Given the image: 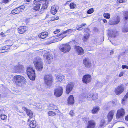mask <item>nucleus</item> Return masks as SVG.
<instances>
[{"label": "nucleus", "instance_id": "obj_15", "mask_svg": "<svg viewBox=\"0 0 128 128\" xmlns=\"http://www.w3.org/2000/svg\"><path fill=\"white\" fill-rule=\"evenodd\" d=\"M58 9L59 7L56 5L52 6L50 10V12L51 14H55L57 12Z\"/></svg>", "mask_w": 128, "mask_h": 128}, {"label": "nucleus", "instance_id": "obj_14", "mask_svg": "<svg viewBox=\"0 0 128 128\" xmlns=\"http://www.w3.org/2000/svg\"><path fill=\"white\" fill-rule=\"evenodd\" d=\"M75 48L76 50L77 53L78 55H82L84 54V51L82 47L78 46H75Z\"/></svg>", "mask_w": 128, "mask_h": 128}, {"label": "nucleus", "instance_id": "obj_38", "mask_svg": "<svg viewBox=\"0 0 128 128\" xmlns=\"http://www.w3.org/2000/svg\"><path fill=\"white\" fill-rule=\"evenodd\" d=\"M120 21V18L119 16H117L116 18V19L115 21V22L116 23V24H118Z\"/></svg>", "mask_w": 128, "mask_h": 128}, {"label": "nucleus", "instance_id": "obj_6", "mask_svg": "<svg viewBox=\"0 0 128 128\" xmlns=\"http://www.w3.org/2000/svg\"><path fill=\"white\" fill-rule=\"evenodd\" d=\"M70 49V46L68 44H62L60 47V50L63 52H68Z\"/></svg>", "mask_w": 128, "mask_h": 128}, {"label": "nucleus", "instance_id": "obj_4", "mask_svg": "<svg viewBox=\"0 0 128 128\" xmlns=\"http://www.w3.org/2000/svg\"><path fill=\"white\" fill-rule=\"evenodd\" d=\"M44 80L45 84L48 86H50L53 80L52 76L50 74L45 75Z\"/></svg>", "mask_w": 128, "mask_h": 128}, {"label": "nucleus", "instance_id": "obj_2", "mask_svg": "<svg viewBox=\"0 0 128 128\" xmlns=\"http://www.w3.org/2000/svg\"><path fill=\"white\" fill-rule=\"evenodd\" d=\"M34 63L37 70L40 71L42 70L43 68L42 62L40 57L35 58L34 60Z\"/></svg>", "mask_w": 128, "mask_h": 128}, {"label": "nucleus", "instance_id": "obj_33", "mask_svg": "<svg viewBox=\"0 0 128 128\" xmlns=\"http://www.w3.org/2000/svg\"><path fill=\"white\" fill-rule=\"evenodd\" d=\"M128 98V92L122 100V103L123 104L125 103L126 99Z\"/></svg>", "mask_w": 128, "mask_h": 128}, {"label": "nucleus", "instance_id": "obj_12", "mask_svg": "<svg viewBox=\"0 0 128 128\" xmlns=\"http://www.w3.org/2000/svg\"><path fill=\"white\" fill-rule=\"evenodd\" d=\"M74 84L73 82H71L68 84L66 86V91L67 93L69 94L72 90Z\"/></svg>", "mask_w": 128, "mask_h": 128}, {"label": "nucleus", "instance_id": "obj_48", "mask_svg": "<svg viewBox=\"0 0 128 128\" xmlns=\"http://www.w3.org/2000/svg\"><path fill=\"white\" fill-rule=\"evenodd\" d=\"M122 68L123 69L126 68L127 69H128V66H126V65H122Z\"/></svg>", "mask_w": 128, "mask_h": 128}, {"label": "nucleus", "instance_id": "obj_47", "mask_svg": "<svg viewBox=\"0 0 128 128\" xmlns=\"http://www.w3.org/2000/svg\"><path fill=\"white\" fill-rule=\"evenodd\" d=\"M94 12V10L93 8H90L88 9V14H91Z\"/></svg>", "mask_w": 128, "mask_h": 128}, {"label": "nucleus", "instance_id": "obj_27", "mask_svg": "<svg viewBox=\"0 0 128 128\" xmlns=\"http://www.w3.org/2000/svg\"><path fill=\"white\" fill-rule=\"evenodd\" d=\"M48 108L49 110H56L57 109V106L55 105L52 104H51L48 106Z\"/></svg>", "mask_w": 128, "mask_h": 128}, {"label": "nucleus", "instance_id": "obj_9", "mask_svg": "<svg viewBox=\"0 0 128 128\" xmlns=\"http://www.w3.org/2000/svg\"><path fill=\"white\" fill-rule=\"evenodd\" d=\"M24 5H22L17 8L13 10L11 12V14H15L21 12L24 9Z\"/></svg>", "mask_w": 128, "mask_h": 128}, {"label": "nucleus", "instance_id": "obj_17", "mask_svg": "<svg viewBox=\"0 0 128 128\" xmlns=\"http://www.w3.org/2000/svg\"><path fill=\"white\" fill-rule=\"evenodd\" d=\"M48 0H40L39 2H40V4L42 5V8L44 10L46 8L48 7Z\"/></svg>", "mask_w": 128, "mask_h": 128}, {"label": "nucleus", "instance_id": "obj_19", "mask_svg": "<svg viewBox=\"0 0 128 128\" xmlns=\"http://www.w3.org/2000/svg\"><path fill=\"white\" fill-rule=\"evenodd\" d=\"M28 122H30L29 125L31 128H35L36 126V122L34 120H31L30 119H28Z\"/></svg>", "mask_w": 128, "mask_h": 128}, {"label": "nucleus", "instance_id": "obj_46", "mask_svg": "<svg viewBox=\"0 0 128 128\" xmlns=\"http://www.w3.org/2000/svg\"><path fill=\"white\" fill-rule=\"evenodd\" d=\"M122 31L124 32H128V28H124L122 29Z\"/></svg>", "mask_w": 128, "mask_h": 128}, {"label": "nucleus", "instance_id": "obj_13", "mask_svg": "<svg viewBox=\"0 0 128 128\" xmlns=\"http://www.w3.org/2000/svg\"><path fill=\"white\" fill-rule=\"evenodd\" d=\"M115 111L114 110H112L110 111L108 114L107 115L108 120V122L111 121L113 118L114 115Z\"/></svg>", "mask_w": 128, "mask_h": 128}, {"label": "nucleus", "instance_id": "obj_37", "mask_svg": "<svg viewBox=\"0 0 128 128\" xmlns=\"http://www.w3.org/2000/svg\"><path fill=\"white\" fill-rule=\"evenodd\" d=\"M48 115L50 116H55L56 113L52 111H50L48 113Z\"/></svg>", "mask_w": 128, "mask_h": 128}, {"label": "nucleus", "instance_id": "obj_35", "mask_svg": "<svg viewBox=\"0 0 128 128\" xmlns=\"http://www.w3.org/2000/svg\"><path fill=\"white\" fill-rule=\"evenodd\" d=\"M88 39V35L87 34L84 36L82 38L84 42L86 43L87 42Z\"/></svg>", "mask_w": 128, "mask_h": 128}, {"label": "nucleus", "instance_id": "obj_30", "mask_svg": "<svg viewBox=\"0 0 128 128\" xmlns=\"http://www.w3.org/2000/svg\"><path fill=\"white\" fill-rule=\"evenodd\" d=\"M88 75H86L84 76L82 80L86 84H87L88 83Z\"/></svg>", "mask_w": 128, "mask_h": 128}, {"label": "nucleus", "instance_id": "obj_53", "mask_svg": "<svg viewBox=\"0 0 128 128\" xmlns=\"http://www.w3.org/2000/svg\"><path fill=\"white\" fill-rule=\"evenodd\" d=\"M68 32V30H67L65 31H64V32H62L61 34L60 35H62V34H66V33H67Z\"/></svg>", "mask_w": 128, "mask_h": 128}, {"label": "nucleus", "instance_id": "obj_20", "mask_svg": "<svg viewBox=\"0 0 128 128\" xmlns=\"http://www.w3.org/2000/svg\"><path fill=\"white\" fill-rule=\"evenodd\" d=\"M10 45H7L3 47L2 48H0V53H2L7 52L8 50L10 49Z\"/></svg>", "mask_w": 128, "mask_h": 128}, {"label": "nucleus", "instance_id": "obj_11", "mask_svg": "<svg viewBox=\"0 0 128 128\" xmlns=\"http://www.w3.org/2000/svg\"><path fill=\"white\" fill-rule=\"evenodd\" d=\"M62 88L61 87H59L54 90V94L57 97H59L62 94Z\"/></svg>", "mask_w": 128, "mask_h": 128}, {"label": "nucleus", "instance_id": "obj_63", "mask_svg": "<svg viewBox=\"0 0 128 128\" xmlns=\"http://www.w3.org/2000/svg\"><path fill=\"white\" fill-rule=\"evenodd\" d=\"M26 1L28 2H30L31 0H26Z\"/></svg>", "mask_w": 128, "mask_h": 128}, {"label": "nucleus", "instance_id": "obj_52", "mask_svg": "<svg viewBox=\"0 0 128 128\" xmlns=\"http://www.w3.org/2000/svg\"><path fill=\"white\" fill-rule=\"evenodd\" d=\"M9 0H2V2L5 3H6L9 2Z\"/></svg>", "mask_w": 128, "mask_h": 128}, {"label": "nucleus", "instance_id": "obj_24", "mask_svg": "<svg viewBox=\"0 0 128 128\" xmlns=\"http://www.w3.org/2000/svg\"><path fill=\"white\" fill-rule=\"evenodd\" d=\"M48 33L46 32H44L41 33L38 35V36L39 38H46L48 35Z\"/></svg>", "mask_w": 128, "mask_h": 128}, {"label": "nucleus", "instance_id": "obj_25", "mask_svg": "<svg viewBox=\"0 0 128 128\" xmlns=\"http://www.w3.org/2000/svg\"><path fill=\"white\" fill-rule=\"evenodd\" d=\"M118 35V31L117 30L112 31V32L110 33V36L112 38L116 37Z\"/></svg>", "mask_w": 128, "mask_h": 128}, {"label": "nucleus", "instance_id": "obj_29", "mask_svg": "<svg viewBox=\"0 0 128 128\" xmlns=\"http://www.w3.org/2000/svg\"><path fill=\"white\" fill-rule=\"evenodd\" d=\"M64 78V76H58L56 77L57 80L58 81L60 82L63 81Z\"/></svg>", "mask_w": 128, "mask_h": 128}, {"label": "nucleus", "instance_id": "obj_18", "mask_svg": "<svg viewBox=\"0 0 128 128\" xmlns=\"http://www.w3.org/2000/svg\"><path fill=\"white\" fill-rule=\"evenodd\" d=\"M27 28L26 26H21L18 29V32L20 34H23L26 31Z\"/></svg>", "mask_w": 128, "mask_h": 128}, {"label": "nucleus", "instance_id": "obj_55", "mask_svg": "<svg viewBox=\"0 0 128 128\" xmlns=\"http://www.w3.org/2000/svg\"><path fill=\"white\" fill-rule=\"evenodd\" d=\"M22 110H24V111H25L26 112V110H28V109H27V108L25 107H22Z\"/></svg>", "mask_w": 128, "mask_h": 128}, {"label": "nucleus", "instance_id": "obj_16", "mask_svg": "<svg viewBox=\"0 0 128 128\" xmlns=\"http://www.w3.org/2000/svg\"><path fill=\"white\" fill-rule=\"evenodd\" d=\"M24 66L22 65H20L15 67L14 68V71L16 73H20L23 70Z\"/></svg>", "mask_w": 128, "mask_h": 128}, {"label": "nucleus", "instance_id": "obj_3", "mask_svg": "<svg viewBox=\"0 0 128 128\" xmlns=\"http://www.w3.org/2000/svg\"><path fill=\"white\" fill-rule=\"evenodd\" d=\"M27 74L31 80H34L35 78V75L34 70L32 67H28L26 70Z\"/></svg>", "mask_w": 128, "mask_h": 128}, {"label": "nucleus", "instance_id": "obj_34", "mask_svg": "<svg viewBox=\"0 0 128 128\" xmlns=\"http://www.w3.org/2000/svg\"><path fill=\"white\" fill-rule=\"evenodd\" d=\"M103 16L105 18L107 19H109L110 17V14L107 12L104 13L103 14Z\"/></svg>", "mask_w": 128, "mask_h": 128}, {"label": "nucleus", "instance_id": "obj_28", "mask_svg": "<svg viewBox=\"0 0 128 128\" xmlns=\"http://www.w3.org/2000/svg\"><path fill=\"white\" fill-rule=\"evenodd\" d=\"M66 71L68 74L67 76L70 78L72 77L73 75V71L71 70H68Z\"/></svg>", "mask_w": 128, "mask_h": 128}, {"label": "nucleus", "instance_id": "obj_64", "mask_svg": "<svg viewBox=\"0 0 128 128\" xmlns=\"http://www.w3.org/2000/svg\"><path fill=\"white\" fill-rule=\"evenodd\" d=\"M14 46H15V47L14 48H15V49L16 48H17V46H16V45H15Z\"/></svg>", "mask_w": 128, "mask_h": 128}, {"label": "nucleus", "instance_id": "obj_39", "mask_svg": "<svg viewBox=\"0 0 128 128\" xmlns=\"http://www.w3.org/2000/svg\"><path fill=\"white\" fill-rule=\"evenodd\" d=\"M106 123L105 120H101L100 124V126L102 127L104 126L105 124Z\"/></svg>", "mask_w": 128, "mask_h": 128}, {"label": "nucleus", "instance_id": "obj_31", "mask_svg": "<svg viewBox=\"0 0 128 128\" xmlns=\"http://www.w3.org/2000/svg\"><path fill=\"white\" fill-rule=\"evenodd\" d=\"M98 94L96 93H94L92 95V98L94 100H95L97 99L98 98Z\"/></svg>", "mask_w": 128, "mask_h": 128}, {"label": "nucleus", "instance_id": "obj_42", "mask_svg": "<svg viewBox=\"0 0 128 128\" xmlns=\"http://www.w3.org/2000/svg\"><path fill=\"white\" fill-rule=\"evenodd\" d=\"M59 18V17L57 16H52L51 18V20L53 21L55 20H58Z\"/></svg>", "mask_w": 128, "mask_h": 128}, {"label": "nucleus", "instance_id": "obj_43", "mask_svg": "<svg viewBox=\"0 0 128 128\" xmlns=\"http://www.w3.org/2000/svg\"><path fill=\"white\" fill-rule=\"evenodd\" d=\"M109 24L111 25H116V23H115L114 21L111 20H109Z\"/></svg>", "mask_w": 128, "mask_h": 128}, {"label": "nucleus", "instance_id": "obj_5", "mask_svg": "<svg viewBox=\"0 0 128 128\" xmlns=\"http://www.w3.org/2000/svg\"><path fill=\"white\" fill-rule=\"evenodd\" d=\"M125 114V110L122 108L118 109L117 111L116 115V119H118L123 118Z\"/></svg>", "mask_w": 128, "mask_h": 128}, {"label": "nucleus", "instance_id": "obj_22", "mask_svg": "<svg viewBox=\"0 0 128 128\" xmlns=\"http://www.w3.org/2000/svg\"><path fill=\"white\" fill-rule=\"evenodd\" d=\"M68 101L69 104H73L74 103V98L72 95L70 96L68 98Z\"/></svg>", "mask_w": 128, "mask_h": 128}, {"label": "nucleus", "instance_id": "obj_59", "mask_svg": "<svg viewBox=\"0 0 128 128\" xmlns=\"http://www.w3.org/2000/svg\"><path fill=\"white\" fill-rule=\"evenodd\" d=\"M91 76L90 75L88 74V82H90L91 80Z\"/></svg>", "mask_w": 128, "mask_h": 128}, {"label": "nucleus", "instance_id": "obj_45", "mask_svg": "<svg viewBox=\"0 0 128 128\" xmlns=\"http://www.w3.org/2000/svg\"><path fill=\"white\" fill-rule=\"evenodd\" d=\"M76 30V29H75L74 30H72L71 29H70L67 30L68 32V33H72V32L75 31Z\"/></svg>", "mask_w": 128, "mask_h": 128}, {"label": "nucleus", "instance_id": "obj_54", "mask_svg": "<svg viewBox=\"0 0 128 128\" xmlns=\"http://www.w3.org/2000/svg\"><path fill=\"white\" fill-rule=\"evenodd\" d=\"M60 32V30L58 29L56 30V31H54V34H56L57 33V32Z\"/></svg>", "mask_w": 128, "mask_h": 128}, {"label": "nucleus", "instance_id": "obj_58", "mask_svg": "<svg viewBox=\"0 0 128 128\" xmlns=\"http://www.w3.org/2000/svg\"><path fill=\"white\" fill-rule=\"evenodd\" d=\"M102 20H103V22L104 23H106L107 22V20L105 19H103Z\"/></svg>", "mask_w": 128, "mask_h": 128}, {"label": "nucleus", "instance_id": "obj_1", "mask_svg": "<svg viewBox=\"0 0 128 128\" xmlns=\"http://www.w3.org/2000/svg\"><path fill=\"white\" fill-rule=\"evenodd\" d=\"M14 78L15 80V84L18 87L23 86L26 82V79L22 76L16 75L14 76Z\"/></svg>", "mask_w": 128, "mask_h": 128}, {"label": "nucleus", "instance_id": "obj_23", "mask_svg": "<svg viewBox=\"0 0 128 128\" xmlns=\"http://www.w3.org/2000/svg\"><path fill=\"white\" fill-rule=\"evenodd\" d=\"M100 110V108L98 106H95L93 107L91 110L92 113L93 114L97 113Z\"/></svg>", "mask_w": 128, "mask_h": 128}, {"label": "nucleus", "instance_id": "obj_41", "mask_svg": "<svg viewBox=\"0 0 128 128\" xmlns=\"http://www.w3.org/2000/svg\"><path fill=\"white\" fill-rule=\"evenodd\" d=\"M70 8H74L76 7V6L74 3L72 2L70 4Z\"/></svg>", "mask_w": 128, "mask_h": 128}, {"label": "nucleus", "instance_id": "obj_60", "mask_svg": "<svg viewBox=\"0 0 128 128\" xmlns=\"http://www.w3.org/2000/svg\"><path fill=\"white\" fill-rule=\"evenodd\" d=\"M88 29L87 28L84 29V32H86V33H87L88 32Z\"/></svg>", "mask_w": 128, "mask_h": 128}, {"label": "nucleus", "instance_id": "obj_26", "mask_svg": "<svg viewBox=\"0 0 128 128\" xmlns=\"http://www.w3.org/2000/svg\"><path fill=\"white\" fill-rule=\"evenodd\" d=\"M26 112L27 116H28L30 118L29 119H31L34 116L33 113L32 111L30 110H27L26 111Z\"/></svg>", "mask_w": 128, "mask_h": 128}, {"label": "nucleus", "instance_id": "obj_51", "mask_svg": "<svg viewBox=\"0 0 128 128\" xmlns=\"http://www.w3.org/2000/svg\"><path fill=\"white\" fill-rule=\"evenodd\" d=\"M124 74V72H120L119 74V76L121 77L123 76Z\"/></svg>", "mask_w": 128, "mask_h": 128}, {"label": "nucleus", "instance_id": "obj_50", "mask_svg": "<svg viewBox=\"0 0 128 128\" xmlns=\"http://www.w3.org/2000/svg\"><path fill=\"white\" fill-rule=\"evenodd\" d=\"M74 113L72 110H71L70 111V114L72 116H73L74 115Z\"/></svg>", "mask_w": 128, "mask_h": 128}, {"label": "nucleus", "instance_id": "obj_49", "mask_svg": "<svg viewBox=\"0 0 128 128\" xmlns=\"http://www.w3.org/2000/svg\"><path fill=\"white\" fill-rule=\"evenodd\" d=\"M86 24H82L80 26H77L76 28H77L78 27H79L80 28L82 27H83V26H84Z\"/></svg>", "mask_w": 128, "mask_h": 128}, {"label": "nucleus", "instance_id": "obj_36", "mask_svg": "<svg viewBox=\"0 0 128 128\" xmlns=\"http://www.w3.org/2000/svg\"><path fill=\"white\" fill-rule=\"evenodd\" d=\"M83 63L86 67H88V60L87 58H85L83 60Z\"/></svg>", "mask_w": 128, "mask_h": 128}, {"label": "nucleus", "instance_id": "obj_57", "mask_svg": "<svg viewBox=\"0 0 128 128\" xmlns=\"http://www.w3.org/2000/svg\"><path fill=\"white\" fill-rule=\"evenodd\" d=\"M1 36H2V37H4V36H5V35L4 34V33L3 32H1V33H0V34Z\"/></svg>", "mask_w": 128, "mask_h": 128}, {"label": "nucleus", "instance_id": "obj_44", "mask_svg": "<svg viewBox=\"0 0 128 128\" xmlns=\"http://www.w3.org/2000/svg\"><path fill=\"white\" fill-rule=\"evenodd\" d=\"M126 0H117V2L118 3L120 4L124 2Z\"/></svg>", "mask_w": 128, "mask_h": 128}, {"label": "nucleus", "instance_id": "obj_56", "mask_svg": "<svg viewBox=\"0 0 128 128\" xmlns=\"http://www.w3.org/2000/svg\"><path fill=\"white\" fill-rule=\"evenodd\" d=\"M125 119L126 121H128V115L125 116Z\"/></svg>", "mask_w": 128, "mask_h": 128}, {"label": "nucleus", "instance_id": "obj_8", "mask_svg": "<svg viewBox=\"0 0 128 128\" xmlns=\"http://www.w3.org/2000/svg\"><path fill=\"white\" fill-rule=\"evenodd\" d=\"M40 0H35L33 2V9L36 11H38L39 10L41 4L40 2L39 1Z\"/></svg>", "mask_w": 128, "mask_h": 128}, {"label": "nucleus", "instance_id": "obj_32", "mask_svg": "<svg viewBox=\"0 0 128 128\" xmlns=\"http://www.w3.org/2000/svg\"><path fill=\"white\" fill-rule=\"evenodd\" d=\"M124 20H128V11H125L124 12Z\"/></svg>", "mask_w": 128, "mask_h": 128}, {"label": "nucleus", "instance_id": "obj_61", "mask_svg": "<svg viewBox=\"0 0 128 128\" xmlns=\"http://www.w3.org/2000/svg\"><path fill=\"white\" fill-rule=\"evenodd\" d=\"M77 28V29L78 30H81L82 29H80V28L79 27H78L77 28Z\"/></svg>", "mask_w": 128, "mask_h": 128}, {"label": "nucleus", "instance_id": "obj_7", "mask_svg": "<svg viewBox=\"0 0 128 128\" xmlns=\"http://www.w3.org/2000/svg\"><path fill=\"white\" fill-rule=\"evenodd\" d=\"M124 88L122 84H120L115 88L114 92L116 95H120L124 92Z\"/></svg>", "mask_w": 128, "mask_h": 128}, {"label": "nucleus", "instance_id": "obj_62", "mask_svg": "<svg viewBox=\"0 0 128 128\" xmlns=\"http://www.w3.org/2000/svg\"><path fill=\"white\" fill-rule=\"evenodd\" d=\"M3 109L2 108L0 109V112H2L3 110Z\"/></svg>", "mask_w": 128, "mask_h": 128}, {"label": "nucleus", "instance_id": "obj_21", "mask_svg": "<svg viewBox=\"0 0 128 128\" xmlns=\"http://www.w3.org/2000/svg\"><path fill=\"white\" fill-rule=\"evenodd\" d=\"M96 123L93 120H90L88 121V128H95Z\"/></svg>", "mask_w": 128, "mask_h": 128}, {"label": "nucleus", "instance_id": "obj_40", "mask_svg": "<svg viewBox=\"0 0 128 128\" xmlns=\"http://www.w3.org/2000/svg\"><path fill=\"white\" fill-rule=\"evenodd\" d=\"M0 117L2 120H6L7 119V116L4 114H1Z\"/></svg>", "mask_w": 128, "mask_h": 128}, {"label": "nucleus", "instance_id": "obj_10", "mask_svg": "<svg viewBox=\"0 0 128 128\" xmlns=\"http://www.w3.org/2000/svg\"><path fill=\"white\" fill-rule=\"evenodd\" d=\"M44 56H46V62L47 63L50 64L52 61L53 56L50 53L48 52L47 53H46Z\"/></svg>", "mask_w": 128, "mask_h": 128}]
</instances>
